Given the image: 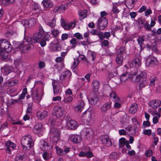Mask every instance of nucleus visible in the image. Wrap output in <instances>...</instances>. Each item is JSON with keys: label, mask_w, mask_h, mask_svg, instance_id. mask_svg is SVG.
I'll list each match as a JSON object with an SVG mask.
<instances>
[{"label": "nucleus", "mask_w": 161, "mask_h": 161, "mask_svg": "<svg viewBox=\"0 0 161 161\" xmlns=\"http://www.w3.org/2000/svg\"><path fill=\"white\" fill-rule=\"evenodd\" d=\"M55 147L57 153L59 155H64L69 153L70 151V149L68 147H66L64 148V149H63L57 146Z\"/></svg>", "instance_id": "20"}, {"label": "nucleus", "mask_w": 161, "mask_h": 161, "mask_svg": "<svg viewBox=\"0 0 161 161\" xmlns=\"http://www.w3.org/2000/svg\"><path fill=\"white\" fill-rule=\"evenodd\" d=\"M51 33L54 37L57 36L59 33V31L58 30H53L51 31Z\"/></svg>", "instance_id": "60"}, {"label": "nucleus", "mask_w": 161, "mask_h": 161, "mask_svg": "<svg viewBox=\"0 0 161 161\" xmlns=\"http://www.w3.org/2000/svg\"><path fill=\"white\" fill-rule=\"evenodd\" d=\"M49 48L52 51H59L61 50V48L59 47V43L58 41L57 42H53L51 43Z\"/></svg>", "instance_id": "21"}, {"label": "nucleus", "mask_w": 161, "mask_h": 161, "mask_svg": "<svg viewBox=\"0 0 161 161\" xmlns=\"http://www.w3.org/2000/svg\"><path fill=\"white\" fill-rule=\"evenodd\" d=\"M87 11L86 10H80L78 12V14L80 16V19L82 20L86 17L87 15Z\"/></svg>", "instance_id": "34"}, {"label": "nucleus", "mask_w": 161, "mask_h": 161, "mask_svg": "<svg viewBox=\"0 0 161 161\" xmlns=\"http://www.w3.org/2000/svg\"><path fill=\"white\" fill-rule=\"evenodd\" d=\"M133 76V74H130L128 72L123 73L120 76V80L122 82H125L128 79H129L132 81L131 77Z\"/></svg>", "instance_id": "22"}, {"label": "nucleus", "mask_w": 161, "mask_h": 161, "mask_svg": "<svg viewBox=\"0 0 161 161\" xmlns=\"http://www.w3.org/2000/svg\"><path fill=\"white\" fill-rule=\"evenodd\" d=\"M144 37L143 36H139L137 39V42L141 47H143V43L144 41Z\"/></svg>", "instance_id": "47"}, {"label": "nucleus", "mask_w": 161, "mask_h": 161, "mask_svg": "<svg viewBox=\"0 0 161 161\" xmlns=\"http://www.w3.org/2000/svg\"><path fill=\"white\" fill-rule=\"evenodd\" d=\"M78 63V59H77V58H76V59H75V61L74 62L73 64L71 66V68L73 69H75L77 66Z\"/></svg>", "instance_id": "58"}, {"label": "nucleus", "mask_w": 161, "mask_h": 161, "mask_svg": "<svg viewBox=\"0 0 161 161\" xmlns=\"http://www.w3.org/2000/svg\"><path fill=\"white\" fill-rule=\"evenodd\" d=\"M108 24V20L106 17H100L97 20V27L100 30H103Z\"/></svg>", "instance_id": "10"}, {"label": "nucleus", "mask_w": 161, "mask_h": 161, "mask_svg": "<svg viewBox=\"0 0 161 161\" xmlns=\"http://www.w3.org/2000/svg\"><path fill=\"white\" fill-rule=\"evenodd\" d=\"M45 130V128L42 123L40 122L37 123L34 126L33 131L35 133L39 136H41Z\"/></svg>", "instance_id": "9"}, {"label": "nucleus", "mask_w": 161, "mask_h": 161, "mask_svg": "<svg viewBox=\"0 0 161 161\" xmlns=\"http://www.w3.org/2000/svg\"><path fill=\"white\" fill-rule=\"evenodd\" d=\"M147 48L151 49L152 51H154L156 53L158 52V51L157 49L156 44L155 42H154L150 46L149 45H147Z\"/></svg>", "instance_id": "42"}, {"label": "nucleus", "mask_w": 161, "mask_h": 161, "mask_svg": "<svg viewBox=\"0 0 161 161\" xmlns=\"http://www.w3.org/2000/svg\"><path fill=\"white\" fill-rule=\"evenodd\" d=\"M90 33L93 35L98 36L101 39H102L103 37V33L95 29H92Z\"/></svg>", "instance_id": "27"}, {"label": "nucleus", "mask_w": 161, "mask_h": 161, "mask_svg": "<svg viewBox=\"0 0 161 161\" xmlns=\"http://www.w3.org/2000/svg\"><path fill=\"white\" fill-rule=\"evenodd\" d=\"M44 31L42 26H41L40 27L39 31L36 32L33 36L32 42L36 43L38 42L41 39L42 36L44 35Z\"/></svg>", "instance_id": "6"}, {"label": "nucleus", "mask_w": 161, "mask_h": 161, "mask_svg": "<svg viewBox=\"0 0 161 161\" xmlns=\"http://www.w3.org/2000/svg\"><path fill=\"white\" fill-rule=\"evenodd\" d=\"M111 107V103H108L103 104L101 108V110L103 112H106Z\"/></svg>", "instance_id": "37"}, {"label": "nucleus", "mask_w": 161, "mask_h": 161, "mask_svg": "<svg viewBox=\"0 0 161 161\" xmlns=\"http://www.w3.org/2000/svg\"><path fill=\"white\" fill-rule=\"evenodd\" d=\"M137 109V105L135 103H133L129 109V112L131 113L134 114L135 113Z\"/></svg>", "instance_id": "39"}, {"label": "nucleus", "mask_w": 161, "mask_h": 161, "mask_svg": "<svg viewBox=\"0 0 161 161\" xmlns=\"http://www.w3.org/2000/svg\"><path fill=\"white\" fill-rule=\"evenodd\" d=\"M42 3L45 8H51L53 6L52 2L50 0H43Z\"/></svg>", "instance_id": "32"}, {"label": "nucleus", "mask_w": 161, "mask_h": 161, "mask_svg": "<svg viewBox=\"0 0 161 161\" xmlns=\"http://www.w3.org/2000/svg\"><path fill=\"white\" fill-rule=\"evenodd\" d=\"M44 94V92L43 89L37 88L33 92L31 95L33 100L39 102L41 100Z\"/></svg>", "instance_id": "5"}, {"label": "nucleus", "mask_w": 161, "mask_h": 161, "mask_svg": "<svg viewBox=\"0 0 161 161\" xmlns=\"http://www.w3.org/2000/svg\"><path fill=\"white\" fill-rule=\"evenodd\" d=\"M128 64L130 68H138L141 66V60L138 58H135L132 62H129Z\"/></svg>", "instance_id": "15"}, {"label": "nucleus", "mask_w": 161, "mask_h": 161, "mask_svg": "<svg viewBox=\"0 0 161 161\" xmlns=\"http://www.w3.org/2000/svg\"><path fill=\"white\" fill-rule=\"evenodd\" d=\"M21 143L24 150H29L33 145L31 136L29 135L23 136L21 140Z\"/></svg>", "instance_id": "2"}, {"label": "nucleus", "mask_w": 161, "mask_h": 161, "mask_svg": "<svg viewBox=\"0 0 161 161\" xmlns=\"http://www.w3.org/2000/svg\"><path fill=\"white\" fill-rule=\"evenodd\" d=\"M73 100V98L72 96L67 95L64 96V98L63 101L65 103H69L72 102Z\"/></svg>", "instance_id": "40"}, {"label": "nucleus", "mask_w": 161, "mask_h": 161, "mask_svg": "<svg viewBox=\"0 0 161 161\" xmlns=\"http://www.w3.org/2000/svg\"><path fill=\"white\" fill-rule=\"evenodd\" d=\"M2 70L3 73L6 75H8L11 72L14 71L12 67L8 65L4 66L2 68Z\"/></svg>", "instance_id": "24"}, {"label": "nucleus", "mask_w": 161, "mask_h": 161, "mask_svg": "<svg viewBox=\"0 0 161 161\" xmlns=\"http://www.w3.org/2000/svg\"><path fill=\"white\" fill-rule=\"evenodd\" d=\"M56 18H53L51 21L47 23V25L51 28L54 27L56 25Z\"/></svg>", "instance_id": "44"}, {"label": "nucleus", "mask_w": 161, "mask_h": 161, "mask_svg": "<svg viewBox=\"0 0 161 161\" xmlns=\"http://www.w3.org/2000/svg\"><path fill=\"white\" fill-rule=\"evenodd\" d=\"M122 156L119 153L114 152L111 153L109 155V158L110 159L117 160L119 159Z\"/></svg>", "instance_id": "23"}, {"label": "nucleus", "mask_w": 161, "mask_h": 161, "mask_svg": "<svg viewBox=\"0 0 161 161\" xmlns=\"http://www.w3.org/2000/svg\"><path fill=\"white\" fill-rule=\"evenodd\" d=\"M156 79V77L154 76L151 79L150 81V86H153L155 85L154 82Z\"/></svg>", "instance_id": "59"}, {"label": "nucleus", "mask_w": 161, "mask_h": 161, "mask_svg": "<svg viewBox=\"0 0 161 161\" xmlns=\"http://www.w3.org/2000/svg\"><path fill=\"white\" fill-rule=\"evenodd\" d=\"M66 126L69 129L72 130H75L78 126L77 123L74 120L70 119L67 121Z\"/></svg>", "instance_id": "16"}, {"label": "nucleus", "mask_w": 161, "mask_h": 161, "mask_svg": "<svg viewBox=\"0 0 161 161\" xmlns=\"http://www.w3.org/2000/svg\"><path fill=\"white\" fill-rule=\"evenodd\" d=\"M117 63L118 64H121L123 62V58L121 55L118 54L117 55V58L116 60Z\"/></svg>", "instance_id": "45"}, {"label": "nucleus", "mask_w": 161, "mask_h": 161, "mask_svg": "<svg viewBox=\"0 0 161 161\" xmlns=\"http://www.w3.org/2000/svg\"><path fill=\"white\" fill-rule=\"evenodd\" d=\"M137 73L135 72L133 74V76L131 77L132 81L133 82H139L140 86H142V84L143 87L144 86L145 82L147 80V75L145 71H142L140 74L137 75Z\"/></svg>", "instance_id": "1"}, {"label": "nucleus", "mask_w": 161, "mask_h": 161, "mask_svg": "<svg viewBox=\"0 0 161 161\" xmlns=\"http://www.w3.org/2000/svg\"><path fill=\"white\" fill-rule=\"evenodd\" d=\"M152 137L153 138L154 140V145H156L157 143L158 142V137H156L154 133L152 134Z\"/></svg>", "instance_id": "54"}, {"label": "nucleus", "mask_w": 161, "mask_h": 161, "mask_svg": "<svg viewBox=\"0 0 161 161\" xmlns=\"http://www.w3.org/2000/svg\"><path fill=\"white\" fill-rule=\"evenodd\" d=\"M76 23L74 21L69 23H65L64 22H61V25L66 30L73 29L75 26Z\"/></svg>", "instance_id": "19"}, {"label": "nucleus", "mask_w": 161, "mask_h": 161, "mask_svg": "<svg viewBox=\"0 0 161 161\" xmlns=\"http://www.w3.org/2000/svg\"><path fill=\"white\" fill-rule=\"evenodd\" d=\"M135 2L136 0H126L125 3L129 8L131 9L134 7Z\"/></svg>", "instance_id": "35"}, {"label": "nucleus", "mask_w": 161, "mask_h": 161, "mask_svg": "<svg viewBox=\"0 0 161 161\" xmlns=\"http://www.w3.org/2000/svg\"><path fill=\"white\" fill-rule=\"evenodd\" d=\"M92 130L90 128L84 129L81 132V134L84 135L86 139H88L91 136V133Z\"/></svg>", "instance_id": "25"}, {"label": "nucleus", "mask_w": 161, "mask_h": 161, "mask_svg": "<svg viewBox=\"0 0 161 161\" xmlns=\"http://www.w3.org/2000/svg\"><path fill=\"white\" fill-rule=\"evenodd\" d=\"M52 113L56 118H59L64 114V109L61 106H56L54 107Z\"/></svg>", "instance_id": "8"}, {"label": "nucleus", "mask_w": 161, "mask_h": 161, "mask_svg": "<svg viewBox=\"0 0 161 161\" xmlns=\"http://www.w3.org/2000/svg\"><path fill=\"white\" fill-rule=\"evenodd\" d=\"M110 98L112 100L114 101L117 100L118 102L120 101V99L118 97L115 92H112V93L110 94Z\"/></svg>", "instance_id": "41"}, {"label": "nucleus", "mask_w": 161, "mask_h": 161, "mask_svg": "<svg viewBox=\"0 0 161 161\" xmlns=\"http://www.w3.org/2000/svg\"><path fill=\"white\" fill-rule=\"evenodd\" d=\"M122 26V24L121 22L119 21H118L117 23V26L114 29L115 30H119L121 29Z\"/></svg>", "instance_id": "63"}, {"label": "nucleus", "mask_w": 161, "mask_h": 161, "mask_svg": "<svg viewBox=\"0 0 161 161\" xmlns=\"http://www.w3.org/2000/svg\"><path fill=\"white\" fill-rule=\"evenodd\" d=\"M152 11L151 9L149 8L146 10L145 12V15L147 17L151 14Z\"/></svg>", "instance_id": "62"}, {"label": "nucleus", "mask_w": 161, "mask_h": 161, "mask_svg": "<svg viewBox=\"0 0 161 161\" xmlns=\"http://www.w3.org/2000/svg\"><path fill=\"white\" fill-rule=\"evenodd\" d=\"M119 11L120 10L116 6L114 5L110 13L111 17L114 19L117 18L118 14L119 13Z\"/></svg>", "instance_id": "26"}, {"label": "nucleus", "mask_w": 161, "mask_h": 161, "mask_svg": "<svg viewBox=\"0 0 161 161\" xmlns=\"http://www.w3.org/2000/svg\"><path fill=\"white\" fill-rule=\"evenodd\" d=\"M79 43L80 44L83 46H86L90 44L89 39H86V41H81Z\"/></svg>", "instance_id": "56"}, {"label": "nucleus", "mask_w": 161, "mask_h": 161, "mask_svg": "<svg viewBox=\"0 0 161 161\" xmlns=\"http://www.w3.org/2000/svg\"><path fill=\"white\" fill-rule=\"evenodd\" d=\"M30 48V47L27 43H25V42L22 43L16 48L18 51H19L21 53L26 52Z\"/></svg>", "instance_id": "13"}, {"label": "nucleus", "mask_w": 161, "mask_h": 161, "mask_svg": "<svg viewBox=\"0 0 161 161\" xmlns=\"http://www.w3.org/2000/svg\"><path fill=\"white\" fill-rule=\"evenodd\" d=\"M145 64L147 67L152 66L158 64V61L156 58L154 57L149 56L145 58Z\"/></svg>", "instance_id": "7"}, {"label": "nucleus", "mask_w": 161, "mask_h": 161, "mask_svg": "<svg viewBox=\"0 0 161 161\" xmlns=\"http://www.w3.org/2000/svg\"><path fill=\"white\" fill-rule=\"evenodd\" d=\"M156 114V116L153 117V122L154 124H156L158 123L159 118L160 117L161 115L160 114L158 113H152V114L154 116V114Z\"/></svg>", "instance_id": "38"}, {"label": "nucleus", "mask_w": 161, "mask_h": 161, "mask_svg": "<svg viewBox=\"0 0 161 161\" xmlns=\"http://www.w3.org/2000/svg\"><path fill=\"white\" fill-rule=\"evenodd\" d=\"M12 50V46L9 43V44H8V46H5V48L4 52H7V53L10 52Z\"/></svg>", "instance_id": "52"}, {"label": "nucleus", "mask_w": 161, "mask_h": 161, "mask_svg": "<svg viewBox=\"0 0 161 161\" xmlns=\"http://www.w3.org/2000/svg\"><path fill=\"white\" fill-rule=\"evenodd\" d=\"M18 82L17 80H14L11 81L8 80L5 82L4 85L6 86L10 87L16 84Z\"/></svg>", "instance_id": "36"}, {"label": "nucleus", "mask_w": 161, "mask_h": 161, "mask_svg": "<svg viewBox=\"0 0 161 161\" xmlns=\"http://www.w3.org/2000/svg\"><path fill=\"white\" fill-rule=\"evenodd\" d=\"M5 144L7 147L6 150L8 153H10L11 151L16 147V145L10 140L6 142Z\"/></svg>", "instance_id": "18"}, {"label": "nucleus", "mask_w": 161, "mask_h": 161, "mask_svg": "<svg viewBox=\"0 0 161 161\" xmlns=\"http://www.w3.org/2000/svg\"><path fill=\"white\" fill-rule=\"evenodd\" d=\"M68 7V5L67 4H64L62 5L59 8V9L62 11H64Z\"/></svg>", "instance_id": "57"}, {"label": "nucleus", "mask_w": 161, "mask_h": 161, "mask_svg": "<svg viewBox=\"0 0 161 161\" xmlns=\"http://www.w3.org/2000/svg\"><path fill=\"white\" fill-rule=\"evenodd\" d=\"M14 0H3L2 1L3 5H8L14 2Z\"/></svg>", "instance_id": "50"}, {"label": "nucleus", "mask_w": 161, "mask_h": 161, "mask_svg": "<svg viewBox=\"0 0 161 161\" xmlns=\"http://www.w3.org/2000/svg\"><path fill=\"white\" fill-rule=\"evenodd\" d=\"M88 54L92 57V60H94L96 57V54L92 51H88Z\"/></svg>", "instance_id": "51"}, {"label": "nucleus", "mask_w": 161, "mask_h": 161, "mask_svg": "<svg viewBox=\"0 0 161 161\" xmlns=\"http://www.w3.org/2000/svg\"><path fill=\"white\" fill-rule=\"evenodd\" d=\"M85 103L82 100H79L78 104L74 107L75 110L77 112H81L84 108Z\"/></svg>", "instance_id": "17"}, {"label": "nucleus", "mask_w": 161, "mask_h": 161, "mask_svg": "<svg viewBox=\"0 0 161 161\" xmlns=\"http://www.w3.org/2000/svg\"><path fill=\"white\" fill-rule=\"evenodd\" d=\"M24 21H25V22H27V24L29 25H33L36 22V20L34 19H31L28 21H28L26 20H23Z\"/></svg>", "instance_id": "55"}, {"label": "nucleus", "mask_w": 161, "mask_h": 161, "mask_svg": "<svg viewBox=\"0 0 161 161\" xmlns=\"http://www.w3.org/2000/svg\"><path fill=\"white\" fill-rule=\"evenodd\" d=\"M100 139L102 143L106 146L109 147L112 145V141L108 135H102L100 136Z\"/></svg>", "instance_id": "11"}, {"label": "nucleus", "mask_w": 161, "mask_h": 161, "mask_svg": "<svg viewBox=\"0 0 161 161\" xmlns=\"http://www.w3.org/2000/svg\"><path fill=\"white\" fill-rule=\"evenodd\" d=\"M86 114H87L88 115L87 121L88 123L92 122L93 121V116L92 112L90 111L86 110L83 114L82 116H84Z\"/></svg>", "instance_id": "29"}, {"label": "nucleus", "mask_w": 161, "mask_h": 161, "mask_svg": "<svg viewBox=\"0 0 161 161\" xmlns=\"http://www.w3.org/2000/svg\"><path fill=\"white\" fill-rule=\"evenodd\" d=\"M48 114L47 111H43L42 112L38 111L36 114V116L37 117L40 119H43L46 117Z\"/></svg>", "instance_id": "30"}, {"label": "nucleus", "mask_w": 161, "mask_h": 161, "mask_svg": "<svg viewBox=\"0 0 161 161\" xmlns=\"http://www.w3.org/2000/svg\"><path fill=\"white\" fill-rule=\"evenodd\" d=\"M70 42L71 44L74 46V47L76 46L77 42L76 39L75 38H72L70 41Z\"/></svg>", "instance_id": "64"}, {"label": "nucleus", "mask_w": 161, "mask_h": 161, "mask_svg": "<svg viewBox=\"0 0 161 161\" xmlns=\"http://www.w3.org/2000/svg\"><path fill=\"white\" fill-rule=\"evenodd\" d=\"M98 98L97 97L92 98L88 100L89 103L92 105L96 104L98 102Z\"/></svg>", "instance_id": "48"}, {"label": "nucleus", "mask_w": 161, "mask_h": 161, "mask_svg": "<svg viewBox=\"0 0 161 161\" xmlns=\"http://www.w3.org/2000/svg\"><path fill=\"white\" fill-rule=\"evenodd\" d=\"M40 148L43 151H48L52 149V147L48 144L46 141L44 140L41 141L40 145Z\"/></svg>", "instance_id": "14"}, {"label": "nucleus", "mask_w": 161, "mask_h": 161, "mask_svg": "<svg viewBox=\"0 0 161 161\" xmlns=\"http://www.w3.org/2000/svg\"><path fill=\"white\" fill-rule=\"evenodd\" d=\"M9 43L6 39H3L0 40V54L3 59L7 58L8 56V53L7 52H4V51L5 48V46H8Z\"/></svg>", "instance_id": "4"}, {"label": "nucleus", "mask_w": 161, "mask_h": 161, "mask_svg": "<svg viewBox=\"0 0 161 161\" xmlns=\"http://www.w3.org/2000/svg\"><path fill=\"white\" fill-rule=\"evenodd\" d=\"M69 140L73 143L77 144L81 142L82 137L77 134H70L69 136Z\"/></svg>", "instance_id": "12"}, {"label": "nucleus", "mask_w": 161, "mask_h": 161, "mask_svg": "<svg viewBox=\"0 0 161 161\" xmlns=\"http://www.w3.org/2000/svg\"><path fill=\"white\" fill-rule=\"evenodd\" d=\"M161 104V102L159 100H154L149 102V104L152 108H155L158 107Z\"/></svg>", "instance_id": "28"}, {"label": "nucleus", "mask_w": 161, "mask_h": 161, "mask_svg": "<svg viewBox=\"0 0 161 161\" xmlns=\"http://www.w3.org/2000/svg\"><path fill=\"white\" fill-rule=\"evenodd\" d=\"M153 155V152L151 149L148 150L146 153L145 156L147 157H150Z\"/></svg>", "instance_id": "61"}, {"label": "nucleus", "mask_w": 161, "mask_h": 161, "mask_svg": "<svg viewBox=\"0 0 161 161\" xmlns=\"http://www.w3.org/2000/svg\"><path fill=\"white\" fill-rule=\"evenodd\" d=\"M42 157L44 159L47 160L52 158V154L49 153L45 152L42 154Z\"/></svg>", "instance_id": "43"}, {"label": "nucleus", "mask_w": 161, "mask_h": 161, "mask_svg": "<svg viewBox=\"0 0 161 161\" xmlns=\"http://www.w3.org/2000/svg\"><path fill=\"white\" fill-rule=\"evenodd\" d=\"M52 85L54 95L58 94L59 92V88L58 86V83L55 81H53L52 83Z\"/></svg>", "instance_id": "33"}, {"label": "nucleus", "mask_w": 161, "mask_h": 161, "mask_svg": "<svg viewBox=\"0 0 161 161\" xmlns=\"http://www.w3.org/2000/svg\"><path fill=\"white\" fill-rule=\"evenodd\" d=\"M71 73L70 71L67 70L64 72L62 75L64 78H69L71 75Z\"/></svg>", "instance_id": "49"}, {"label": "nucleus", "mask_w": 161, "mask_h": 161, "mask_svg": "<svg viewBox=\"0 0 161 161\" xmlns=\"http://www.w3.org/2000/svg\"><path fill=\"white\" fill-rule=\"evenodd\" d=\"M128 142L126 141L125 139L124 138H121L119 140V147H123L125 145L126 143Z\"/></svg>", "instance_id": "46"}, {"label": "nucleus", "mask_w": 161, "mask_h": 161, "mask_svg": "<svg viewBox=\"0 0 161 161\" xmlns=\"http://www.w3.org/2000/svg\"><path fill=\"white\" fill-rule=\"evenodd\" d=\"M74 36L79 40H83V39L82 35L79 32L75 33L74 35Z\"/></svg>", "instance_id": "53"}, {"label": "nucleus", "mask_w": 161, "mask_h": 161, "mask_svg": "<svg viewBox=\"0 0 161 161\" xmlns=\"http://www.w3.org/2000/svg\"><path fill=\"white\" fill-rule=\"evenodd\" d=\"M100 85L99 82L97 80H94L92 82V90L94 92L98 91Z\"/></svg>", "instance_id": "31"}, {"label": "nucleus", "mask_w": 161, "mask_h": 161, "mask_svg": "<svg viewBox=\"0 0 161 161\" xmlns=\"http://www.w3.org/2000/svg\"><path fill=\"white\" fill-rule=\"evenodd\" d=\"M49 138L50 142L53 143H56L60 140V133L56 128H52L50 131Z\"/></svg>", "instance_id": "3"}]
</instances>
